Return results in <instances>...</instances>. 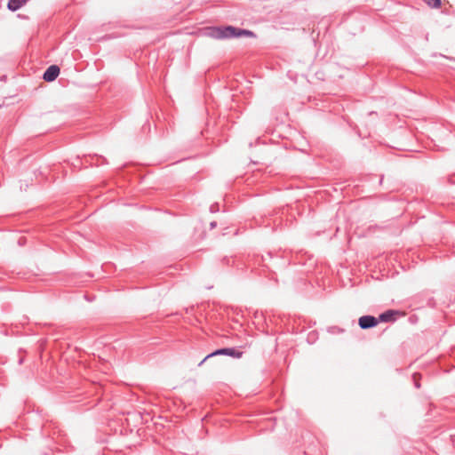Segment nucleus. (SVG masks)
<instances>
[{
    "label": "nucleus",
    "mask_w": 455,
    "mask_h": 455,
    "mask_svg": "<svg viewBox=\"0 0 455 455\" xmlns=\"http://www.w3.org/2000/svg\"><path fill=\"white\" fill-rule=\"evenodd\" d=\"M417 376H418L417 374H414V375H413L414 384H415V387H416L417 388H419V387H420V384H419V381L417 380Z\"/></svg>",
    "instance_id": "obj_9"
},
{
    "label": "nucleus",
    "mask_w": 455,
    "mask_h": 455,
    "mask_svg": "<svg viewBox=\"0 0 455 455\" xmlns=\"http://www.w3.org/2000/svg\"><path fill=\"white\" fill-rule=\"evenodd\" d=\"M379 323L378 317L373 315H363L358 319V324L361 329L367 330L377 326Z\"/></svg>",
    "instance_id": "obj_3"
},
{
    "label": "nucleus",
    "mask_w": 455,
    "mask_h": 455,
    "mask_svg": "<svg viewBox=\"0 0 455 455\" xmlns=\"http://www.w3.org/2000/svg\"><path fill=\"white\" fill-rule=\"evenodd\" d=\"M216 225H217V224H216V222H214V221H213V222H212V223L210 224L211 228H215V227H216Z\"/></svg>",
    "instance_id": "obj_10"
},
{
    "label": "nucleus",
    "mask_w": 455,
    "mask_h": 455,
    "mask_svg": "<svg viewBox=\"0 0 455 455\" xmlns=\"http://www.w3.org/2000/svg\"><path fill=\"white\" fill-rule=\"evenodd\" d=\"M230 355V356H233V357H240L242 353L236 351L235 348H229V347L217 349L216 351H214V352L209 354L208 355H206L199 363L198 365L201 366L208 358H210L212 356H214V355Z\"/></svg>",
    "instance_id": "obj_2"
},
{
    "label": "nucleus",
    "mask_w": 455,
    "mask_h": 455,
    "mask_svg": "<svg viewBox=\"0 0 455 455\" xmlns=\"http://www.w3.org/2000/svg\"><path fill=\"white\" fill-rule=\"evenodd\" d=\"M397 314H398V311H395L393 309L387 310L379 315V317H378L379 323V322H382V323L393 322L395 320V315Z\"/></svg>",
    "instance_id": "obj_5"
},
{
    "label": "nucleus",
    "mask_w": 455,
    "mask_h": 455,
    "mask_svg": "<svg viewBox=\"0 0 455 455\" xmlns=\"http://www.w3.org/2000/svg\"><path fill=\"white\" fill-rule=\"evenodd\" d=\"M28 0H9L7 4V8L12 12H16L23 5L28 3Z\"/></svg>",
    "instance_id": "obj_6"
},
{
    "label": "nucleus",
    "mask_w": 455,
    "mask_h": 455,
    "mask_svg": "<svg viewBox=\"0 0 455 455\" xmlns=\"http://www.w3.org/2000/svg\"><path fill=\"white\" fill-rule=\"evenodd\" d=\"M210 211L211 212H216L219 211V204H213L211 205L210 207Z\"/></svg>",
    "instance_id": "obj_8"
},
{
    "label": "nucleus",
    "mask_w": 455,
    "mask_h": 455,
    "mask_svg": "<svg viewBox=\"0 0 455 455\" xmlns=\"http://www.w3.org/2000/svg\"><path fill=\"white\" fill-rule=\"evenodd\" d=\"M206 36L213 39H230L241 36H254V33L248 29L239 28L233 26L211 27L206 30Z\"/></svg>",
    "instance_id": "obj_1"
},
{
    "label": "nucleus",
    "mask_w": 455,
    "mask_h": 455,
    "mask_svg": "<svg viewBox=\"0 0 455 455\" xmlns=\"http://www.w3.org/2000/svg\"><path fill=\"white\" fill-rule=\"evenodd\" d=\"M60 68L56 65H52L47 68V69L44 71L43 75V78L46 82H52L54 81L58 76L60 75Z\"/></svg>",
    "instance_id": "obj_4"
},
{
    "label": "nucleus",
    "mask_w": 455,
    "mask_h": 455,
    "mask_svg": "<svg viewBox=\"0 0 455 455\" xmlns=\"http://www.w3.org/2000/svg\"><path fill=\"white\" fill-rule=\"evenodd\" d=\"M426 3L433 8H439L441 6V0H426Z\"/></svg>",
    "instance_id": "obj_7"
}]
</instances>
